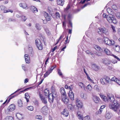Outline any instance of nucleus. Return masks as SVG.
I'll return each mask as SVG.
<instances>
[{"label": "nucleus", "instance_id": "nucleus-1", "mask_svg": "<svg viewBox=\"0 0 120 120\" xmlns=\"http://www.w3.org/2000/svg\"><path fill=\"white\" fill-rule=\"evenodd\" d=\"M119 104L118 103L116 100L114 101L113 103L109 105V107L111 109L118 112L119 115H120V109H119Z\"/></svg>", "mask_w": 120, "mask_h": 120}, {"label": "nucleus", "instance_id": "nucleus-2", "mask_svg": "<svg viewBox=\"0 0 120 120\" xmlns=\"http://www.w3.org/2000/svg\"><path fill=\"white\" fill-rule=\"evenodd\" d=\"M103 100L105 101H107L108 100L109 101L111 102V103H110V105L113 103L114 101L115 100H114L113 97L111 94H107V98L106 96H105L104 97Z\"/></svg>", "mask_w": 120, "mask_h": 120}, {"label": "nucleus", "instance_id": "nucleus-3", "mask_svg": "<svg viewBox=\"0 0 120 120\" xmlns=\"http://www.w3.org/2000/svg\"><path fill=\"white\" fill-rule=\"evenodd\" d=\"M98 32L100 34H101L102 33L106 35H108L109 34L108 29L105 27L99 28L98 30Z\"/></svg>", "mask_w": 120, "mask_h": 120}, {"label": "nucleus", "instance_id": "nucleus-4", "mask_svg": "<svg viewBox=\"0 0 120 120\" xmlns=\"http://www.w3.org/2000/svg\"><path fill=\"white\" fill-rule=\"evenodd\" d=\"M103 39L105 43L108 45H112L114 44V41H112L113 40H109L108 38L107 37H104Z\"/></svg>", "mask_w": 120, "mask_h": 120}, {"label": "nucleus", "instance_id": "nucleus-5", "mask_svg": "<svg viewBox=\"0 0 120 120\" xmlns=\"http://www.w3.org/2000/svg\"><path fill=\"white\" fill-rule=\"evenodd\" d=\"M35 43L37 47L39 50H41L43 49L42 44L40 40L39 39H36L35 41Z\"/></svg>", "mask_w": 120, "mask_h": 120}, {"label": "nucleus", "instance_id": "nucleus-6", "mask_svg": "<svg viewBox=\"0 0 120 120\" xmlns=\"http://www.w3.org/2000/svg\"><path fill=\"white\" fill-rule=\"evenodd\" d=\"M38 94L39 98L42 101V102L44 104L46 105L47 103V97H45L43 96L41 94L40 92H39Z\"/></svg>", "mask_w": 120, "mask_h": 120}, {"label": "nucleus", "instance_id": "nucleus-7", "mask_svg": "<svg viewBox=\"0 0 120 120\" xmlns=\"http://www.w3.org/2000/svg\"><path fill=\"white\" fill-rule=\"evenodd\" d=\"M75 101L77 106L79 109H80L82 107L83 104L81 101L79 100L78 99L76 98Z\"/></svg>", "mask_w": 120, "mask_h": 120}, {"label": "nucleus", "instance_id": "nucleus-8", "mask_svg": "<svg viewBox=\"0 0 120 120\" xmlns=\"http://www.w3.org/2000/svg\"><path fill=\"white\" fill-rule=\"evenodd\" d=\"M48 108L46 106H44L40 110V112L44 115H46L48 112Z\"/></svg>", "mask_w": 120, "mask_h": 120}, {"label": "nucleus", "instance_id": "nucleus-9", "mask_svg": "<svg viewBox=\"0 0 120 120\" xmlns=\"http://www.w3.org/2000/svg\"><path fill=\"white\" fill-rule=\"evenodd\" d=\"M103 63L105 65L108 66L111 63V61L109 60L105 59L102 60Z\"/></svg>", "mask_w": 120, "mask_h": 120}, {"label": "nucleus", "instance_id": "nucleus-10", "mask_svg": "<svg viewBox=\"0 0 120 120\" xmlns=\"http://www.w3.org/2000/svg\"><path fill=\"white\" fill-rule=\"evenodd\" d=\"M44 16L47 21H50L51 19V17L50 15L47 12H45Z\"/></svg>", "mask_w": 120, "mask_h": 120}, {"label": "nucleus", "instance_id": "nucleus-11", "mask_svg": "<svg viewBox=\"0 0 120 120\" xmlns=\"http://www.w3.org/2000/svg\"><path fill=\"white\" fill-rule=\"evenodd\" d=\"M112 15H108L107 16V19L109 23H111V22L113 20L114 17Z\"/></svg>", "mask_w": 120, "mask_h": 120}, {"label": "nucleus", "instance_id": "nucleus-12", "mask_svg": "<svg viewBox=\"0 0 120 120\" xmlns=\"http://www.w3.org/2000/svg\"><path fill=\"white\" fill-rule=\"evenodd\" d=\"M15 108V105L14 104L10 105L8 107V109L10 112L13 111Z\"/></svg>", "mask_w": 120, "mask_h": 120}, {"label": "nucleus", "instance_id": "nucleus-13", "mask_svg": "<svg viewBox=\"0 0 120 120\" xmlns=\"http://www.w3.org/2000/svg\"><path fill=\"white\" fill-rule=\"evenodd\" d=\"M49 99V101L50 103H52L53 102L54 100V98L52 95L51 94L48 95V96Z\"/></svg>", "mask_w": 120, "mask_h": 120}, {"label": "nucleus", "instance_id": "nucleus-14", "mask_svg": "<svg viewBox=\"0 0 120 120\" xmlns=\"http://www.w3.org/2000/svg\"><path fill=\"white\" fill-rule=\"evenodd\" d=\"M68 96L72 100H74V94L72 90H70Z\"/></svg>", "mask_w": 120, "mask_h": 120}, {"label": "nucleus", "instance_id": "nucleus-15", "mask_svg": "<svg viewBox=\"0 0 120 120\" xmlns=\"http://www.w3.org/2000/svg\"><path fill=\"white\" fill-rule=\"evenodd\" d=\"M24 56L26 63L27 64L29 63L30 62V60L28 55L27 54H25Z\"/></svg>", "mask_w": 120, "mask_h": 120}, {"label": "nucleus", "instance_id": "nucleus-16", "mask_svg": "<svg viewBox=\"0 0 120 120\" xmlns=\"http://www.w3.org/2000/svg\"><path fill=\"white\" fill-rule=\"evenodd\" d=\"M62 100L63 102L65 104H67L69 102V100L66 97L62 96Z\"/></svg>", "mask_w": 120, "mask_h": 120}, {"label": "nucleus", "instance_id": "nucleus-17", "mask_svg": "<svg viewBox=\"0 0 120 120\" xmlns=\"http://www.w3.org/2000/svg\"><path fill=\"white\" fill-rule=\"evenodd\" d=\"M92 68L95 71H98L100 68V67L94 64L92 65Z\"/></svg>", "mask_w": 120, "mask_h": 120}, {"label": "nucleus", "instance_id": "nucleus-18", "mask_svg": "<svg viewBox=\"0 0 120 120\" xmlns=\"http://www.w3.org/2000/svg\"><path fill=\"white\" fill-rule=\"evenodd\" d=\"M62 114H63L64 116L67 117L69 115V112L66 109H64L63 111L61 112Z\"/></svg>", "mask_w": 120, "mask_h": 120}, {"label": "nucleus", "instance_id": "nucleus-19", "mask_svg": "<svg viewBox=\"0 0 120 120\" xmlns=\"http://www.w3.org/2000/svg\"><path fill=\"white\" fill-rule=\"evenodd\" d=\"M61 93L62 94V96L63 97H66V94L65 90L63 88H62L60 90Z\"/></svg>", "mask_w": 120, "mask_h": 120}, {"label": "nucleus", "instance_id": "nucleus-20", "mask_svg": "<svg viewBox=\"0 0 120 120\" xmlns=\"http://www.w3.org/2000/svg\"><path fill=\"white\" fill-rule=\"evenodd\" d=\"M112 116V114L111 113L108 112H106L105 115V117L107 119H109L111 118Z\"/></svg>", "mask_w": 120, "mask_h": 120}, {"label": "nucleus", "instance_id": "nucleus-21", "mask_svg": "<svg viewBox=\"0 0 120 120\" xmlns=\"http://www.w3.org/2000/svg\"><path fill=\"white\" fill-rule=\"evenodd\" d=\"M30 9L34 13L37 12L38 11L37 8L33 6H31L30 7Z\"/></svg>", "mask_w": 120, "mask_h": 120}, {"label": "nucleus", "instance_id": "nucleus-22", "mask_svg": "<svg viewBox=\"0 0 120 120\" xmlns=\"http://www.w3.org/2000/svg\"><path fill=\"white\" fill-rule=\"evenodd\" d=\"M93 99L94 102L96 103H98L100 100L99 98L97 96H93Z\"/></svg>", "mask_w": 120, "mask_h": 120}, {"label": "nucleus", "instance_id": "nucleus-23", "mask_svg": "<svg viewBox=\"0 0 120 120\" xmlns=\"http://www.w3.org/2000/svg\"><path fill=\"white\" fill-rule=\"evenodd\" d=\"M64 35L63 34H62L60 36L59 38L57 40V42L56 43L55 45L57 44L59 42L60 40H62V41H63L64 39L65 38V37L64 38Z\"/></svg>", "mask_w": 120, "mask_h": 120}, {"label": "nucleus", "instance_id": "nucleus-24", "mask_svg": "<svg viewBox=\"0 0 120 120\" xmlns=\"http://www.w3.org/2000/svg\"><path fill=\"white\" fill-rule=\"evenodd\" d=\"M105 107L106 106L105 105L101 106L100 109L98 112V114H101L103 111L102 109L105 108Z\"/></svg>", "mask_w": 120, "mask_h": 120}, {"label": "nucleus", "instance_id": "nucleus-25", "mask_svg": "<svg viewBox=\"0 0 120 120\" xmlns=\"http://www.w3.org/2000/svg\"><path fill=\"white\" fill-rule=\"evenodd\" d=\"M77 115L78 116V117L79 119L80 120H83V117L81 112H78L77 113Z\"/></svg>", "mask_w": 120, "mask_h": 120}, {"label": "nucleus", "instance_id": "nucleus-26", "mask_svg": "<svg viewBox=\"0 0 120 120\" xmlns=\"http://www.w3.org/2000/svg\"><path fill=\"white\" fill-rule=\"evenodd\" d=\"M57 1L58 5L62 6L64 4V0H57Z\"/></svg>", "mask_w": 120, "mask_h": 120}, {"label": "nucleus", "instance_id": "nucleus-27", "mask_svg": "<svg viewBox=\"0 0 120 120\" xmlns=\"http://www.w3.org/2000/svg\"><path fill=\"white\" fill-rule=\"evenodd\" d=\"M107 11L110 14L109 15H112L113 13L112 10L110 8H108Z\"/></svg>", "mask_w": 120, "mask_h": 120}, {"label": "nucleus", "instance_id": "nucleus-28", "mask_svg": "<svg viewBox=\"0 0 120 120\" xmlns=\"http://www.w3.org/2000/svg\"><path fill=\"white\" fill-rule=\"evenodd\" d=\"M101 83L103 85H105L107 84V83L105 80L104 78H102L100 80Z\"/></svg>", "mask_w": 120, "mask_h": 120}, {"label": "nucleus", "instance_id": "nucleus-29", "mask_svg": "<svg viewBox=\"0 0 120 120\" xmlns=\"http://www.w3.org/2000/svg\"><path fill=\"white\" fill-rule=\"evenodd\" d=\"M115 50L117 52H120V47L118 45H116L115 48Z\"/></svg>", "mask_w": 120, "mask_h": 120}, {"label": "nucleus", "instance_id": "nucleus-30", "mask_svg": "<svg viewBox=\"0 0 120 120\" xmlns=\"http://www.w3.org/2000/svg\"><path fill=\"white\" fill-rule=\"evenodd\" d=\"M25 98L26 99L27 102H28L29 101V100L28 99L29 98L30 96L29 95L28 93H26L25 94Z\"/></svg>", "mask_w": 120, "mask_h": 120}, {"label": "nucleus", "instance_id": "nucleus-31", "mask_svg": "<svg viewBox=\"0 0 120 120\" xmlns=\"http://www.w3.org/2000/svg\"><path fill=\"white\" fill-rule=\"evenodd\" d=\"M95 48L98 51H99L101 52H102V50L101 49L100 47L99 46L96 45L95 47Z\"/></svg>", "mask_w": 120, "mask_h": 120}, {"label": "nucleus", "instance_id": "nucleus-32", "mask_svg": "<svg viewBox=\"0 0 120 120\" xmlns=\"http://www.w3.org/2000/svg\"><path fill=\"white\" fill-rule=\"evenodd\" d=\"M16 116L17 118H18L19 120H20L22 118V115L20 113H17L16 115Z\"/></svg>", "mask_w": 120, "mask_h": 120}, {"label": "nucleus", "instance_id": "nucleus-33", "mask_svg": "<svg viewBox=\"0 0 120 120\" xmlns=\"http://www.w3.org/2000/svg\"><path fill=\"white\" fill-rule=\"evenodd\" d=\"M81 97L82 98H83L85 99L87 98V96L85 94L81 93Z\"/></svg>", "mask_w": 120, "mask_h": 120}, {"label": "nucleus", "instance_id": "nucleus-34", "mask_svg": "<svg viewBox=\"0 0 120 120\" xmlns=\"http://www.w3.org/2000/svg\"><path fill=\"white\" fill-rule=\"evenodd\" d=\"M105 52L108 55H111V53L108 49H105L104 50Z\"/></svg>", "mask_w": 120, "mask_h": 120}, {"label": "nucleus", "instance_id": "nucleus-35", "mask_svg": "<svg viewBox=\"0 0 120 120\" xmlns=\"http://www.w3.org/2000/svg\"><path fill=\"white\" fill-rule=\"evenodd\" d=\"M104 78L107 83H109L111 81V79H109V77L107 76L105 77Z\"/></svg>", "mask_w": 120, "mask_h": 120}, {"label": "nucleus", "instance_id": "nucleus-36", "mask_svg": "<svg viewBox=\"0 0 120 120\" xmlns=\"http://www.w3.org/2000/svg\"><path fill=\"white\" fill-rule=\"evenodd\" d=\"M18 105L19 106V107H21L22 106L23 104L21 100H19L18 101Z\"/></svg>", "mask_w": 120, "mask_h": 120}, {"label": "nucleus", "instance_id": "nucleus-37", "mask_svg": "<svg viewBox=\"0 0 120 120\" xmlns=\"http://www.w3.org/2000/svg\"><path fill=\"white\" fill-rule=\"evenodd\" d=\"M68 109H70L71 110H73V106L71 104H69L68 105Z\"/></svg>", "mask_w": 120, "mask_h": 120}, {"label": "nucleus", "instance_id": "nucleus-38", "mask_svg": "<svg viewBox=\"0 0 120 120\" xmlns=\"http://www.w3.org/2000/svg\"><path fill=\"white\" fill-rule=\"evenodd\" d=\"M45 30L47 35L49 36L50 35L51 33L48 29L47 28H45Z\"/></svg>", "mask_w": 120, "mask_h": 120}, {"label": "nucleus", "instance_id": "nucleus-39", "mask_svg": "<svg viewBox=\"0 0 120 120\" xmlns=\"http://www.w3.org/2000/svg\"><path fill=\"white\" fill-rule=\"evenodd\" d=\"M23 9H28V7L27 6V5L25 3L23 4V6L22 7Z\"/></svg>", "mask_w": 120, "mask_h": 120}, {"label": "nucleus", "instance_id": "nucleus-40", "mask_svg": "<svg viewBox=\"0 0 120 120\" xmlns=\"http://www.w3.org/2000/svg\"><path fill=\"white\" fill-rule=\"evenodd\" d=\"M49 90L47 89H45L44 91V94L45 96L48 95L49 93Z\"/></svg>", "mask_w": 120, "mask_h": 120}, {"label": "nucleus", "instance_id": "nucleus-41", "mask_svg": "<svg viewBox=\"0 0 120 120\" xmlns=\"http://www.w3.org/2000/svg\"><path fill=\"white\" fill-rule=\"evenodd\" d=\"M35 26L37 29L38 30H40L41 29L40 25L38 23L36 24Z\"/></svg>", "mask_w": 120, "mask_h": 120}, {"label": "nucleus", "instance_id": "nucleus-42", "mask_svg": "<svg viewBox=\"0 0 120 120\" xmlns=\"http://www.w3.org/2000/svg\"><path fill=\"white\" fill-rule=\"evenodd\" d=\"M5 120H13V118L11 116H7L5 118Z\"/></svg>", "mask_w": 120, "mask_h": 120}, {"label": "nucleus", "instance_id": "nucleus-43", "mask_svg": "<svg viewBox=\"0 0 120 120\" xmlns=\"http://www.w3.org/2000/svg\"><path fill=\"white\" fill-rule=\"evenodd\" d=\"M116 17L118 19H120V12H117L116 14Z\"/></svg>", "mask_w": 120, "mask_h": 120}, {"label": "nucleus", "instance_id": "nucleus-44", "mask_svg": "<svg viewBox=\"0 0 120 120\" xmlns=\"http://www.w3.org/2000/svg\"><path fill=\"white\" fill-rule=\"evenodd\" d=\"M97 40L100 43H102L104 39L103 40L101 38H97Z\"/></svg>", "mask_w": 120, "mask_h": 120}, {"label": "nucleus", "instance_id": "nucleus-45", "mask_svg": "<svg viewBox=\"0 0 120 120\" xmlns=\"http://www.w3.org/2000/svg\"><path fill=\"white\" fill-rule=\"evenodd\" d=\"M27 108L29 110L31 111H33L34 109L33 107L32 106H28L27 107Z\"/></svg>", "mask_w": 120, "mask_h": 120}, {"label": "nucleus", "instance_id": "nucleus-46", "mask_svg": "<svg viewBox=\"0 0 120 120\" xmlns=\"http://www.w3.org/2000/svg\"><path fill=\"white\" fill-rule=\"evenodd\" d=\"M35 118L36 119L40 120H41L42 119V116L40 115L36 116H35Z\"/></svg>", "mask_w": 120, "mask_h": 120}, {"label": "nucleus", "instance_id": "nucleus-47", "mask_svg": "<svg viewBox=\"0 0 120 120\" xmlns=\"http://www.w3.org/2000/svg\"><path fill=\"white\" fill-rule=\"evenodd\" d=\"M87 89L89 91H91L92 89V88L90 85H88L87 86Z\"/></svg>", "mask_w": 120, "mask_h": 120}, {"label": "nucleus", "instance_id": "nucleus-48", "mask_svg": "<svg viewBox=\"0 0 120 120\" xmlns=\"http://www.w3.org/2000/svg\"><path fill=\"white\" fill-rule=\"evenodd\" d=\"M94 89L97 91H99V89L98 86L97 85H95L94 87Z\"/></svg>", "mask_w": 120, "mask_h": 120}, {"label": "nucleus", "instance_id": "nucleus-49", "mask_svg": "<svg viewBox=\"0 0 120 120\" xmlns=\"http://www.w3.org/2000/svg\"><path fill=\"white\" fill-rule=\"evenodd\" d=\"M112 8L114 10H116L117 8V6L115 5H113L112 6Z\"/></svg>", "mask_w": 120, "mask_h": 120}, {"label": "nucleus", "instance_id": "nucleus-50", "mask_svg": "<svg viewBox=\"0 0 120 120\" xmlns=\"http://www.w3.org/2000/svg\"><path fill=\"white\" fill-rule=\"evenodd\" d=\"M84 119L85 120H90V118L89 116H87L84 117Z\"/></svg>", "mask_w": 120, "mask_h": 120}, {"label": "nucleus", "instance_id": "nucleus-51", "mask_svg": "<svg viewBox=\"0 0 120 120\" xmlns=\"http://www.w3.org/2000/svg\"><path fill=\"white\" fill-rule=\"evenodd\" d=\"M51 94H52V95L53 96L54 98L56 97L57 96V94L56 92L54 93H53Z\"/></svg>", "mask_w": 120, "mask_h": 120}, {"label": "nucleus", "instance_id": "nucleus-52", "mask_svg": "<svg viewBox=\"0 0 120 120\" xmlns=\"http://www.w3.org/2000/svg\"><path fill=\"white\" fill-rule=\"evenodd\" d=\"M0 8L1 10L2 11H4L5 9V7L3 5L1 6L0 7Z\"/></svg>", "mask_w": 120, "mask_h": 120}, {"label": "nucleus", "instance_id": "nucleus-53", "mask_svg": "<svg viewBox=\"0 0 120 120\" xmlns=\"http://www.w3.org/2000/svg\"><path fill=\"white\" fill-rule=\"evenodd\" d=\"M21 17L22 18V19L24 21H25L27 19V18L25 16L23 15H22L21 16Z\"/></svg>", "mask_w": 120, "mask_h": 120}, {"label": "nucleus", "instance_id": "nucleus-54", "mask_svg": "<svg viewBox=\"0 0 120 120\" xmlns=\"http://www.w3.org/2000/svg\"><path fill=\"white\" fill-rule=\"evenodd\" d=\"M9 12H10L11 13H12L13 12V11L11 10H5L4 12L7 13Z\"/></svg>", "mask_w": 120, "mask_h": 120}, {"label": "nucleus", "instance_id": "nucleus-55", "mask_svg": "<svg viewBox=\"0 0 120 120\" xmlns=\"http://www.w3.org/2000/svg\"><path fill=\"white\" fill-rule=\"evenodd\" d=\"M34 87H29L25 89L24 90L21 91L20 92H23V91H25L26 90H28L29 89H31L32 88H33Z\"/></svg>", "mask_w": 120, "mask_h": 120}, {"label": "nucleus", "instance_id": "nucleus-56", "mask_svg": "<svg viewBox=\"0 0 120 120\" xmlns=\"http://www.w3.org/2000/svg\"><path fill=\"white\" fill-rule=\"evenodd\" d=\"M50 73L48 71L46 72L44 75V77H46L47 76L49 75Z\"/></svg>", "mask_w": 120, "mask_h": 120}, {"label": "nucleus", "instance_id": "nucleus-57", "mask_svg": "<svg viewBox=\"0 0 120 120\" xmlns=\"http://www.w3.org/2000/svg\"><path fill=\"white\" fill-rule=\"evenodd\" d=\"M58 73L59 75L61 76L62 75V74L60 70L58 69Z\"/></svg>", "mask_w": 120, "mask_h": 120}, {"label": "nucleus", "instance_id": "nucleus-58", "mask_svg": "<svg viewBox=\"0 0 120 120\" xmlns=\"http://www.w3.org/2000/svg\"><path fill=\"white\" fill-rule=\"evenodd\" d=\"M111 28L113 30V32H116V31L115 30V27L111 25Z\"/></svg>", "mask_w": 120, "mask_h": 120}, {"label": "nucleus", "instance_id": "nucleus-59", "mask_svg": "<svg viewBox=\"0 0 120 120\" xmlns=\"http://www.w3.org/2000/svg\"><path fill=\"white\" fill-rule=\"evenodd\" d=\"M34 104L37 106H38V101H34Z\"/></svg>", "mask_w": 120, "mask_h": 120}, {"label": "nucleus", "instance_id": "nucleus-60", "mask_svg": "<svg viewBox=\"0 0 120 120\" xmlns=\"http://www.w3.org/2000/svg\"><path fill=\"white\" fill-rule=\"evenodd\" d=\"M22 68L24 71H25L26 70V66L24 64H22Z\"/></svg>", "mask_w": 120, "mask_h": 120}, {"label": "nucleus", "instance_id": "nucleus-61", "mask_svg": "<svg viewBox=\"0 0 120 120\" xmlns=\"http://www.w3.org/2000/svg\"><path fill=\"white\" fill-rule=\"evenodd\" d=\"M117 80V79L115 77L112 78L111 79V81H114L116 82V81Z\"/></svg>", "mask_w": 120, "mask_h": 120}, {"label": "nucleus", "instance_id": "nucleus-62", "mask_svg": "<svg viewBox=\"0 0 120 120\" xmlns=\"http://www.w3.org/2000/svg\"><path fill=\"white\" fill-rule=\"evenodd\" d=\"M56 15L57 18H59L60 17V15L58 12H56Z\"/></svg>", "mask_w": 120, "mask_h": 120}, {"label": "nucleus", "instance_id": "nucleus-63", "mask_svg": "<svg viewBox=\"0 0 120 120\" xmlns=\"http://www.w3.org/2000/svg\"><path fill=\"white\" fill-rule=\"evenodd\" d=\"M70 8V6L69 5H68L67 6V7L66 8L64 9V11H67L69 9V8Z\"/></svg>", "mask_w": 120, "mask_h": 120}, {"label": "nucleus", "instance_id": "nucleus-64", "mask_svg": "<svg viewBox=\"0 0 120 120\" xmlns=\"http://www.w3.org/2000/svg\"><path fill=\"white\" fill-rule=\"evenodd\" d=\"M117 22V21L116 19H114V18H113V20H112V21L111 22L112 23H114L115 24Z\"/></svg>", "mask_w": 120, "mask_h": 120}]
</instances>
